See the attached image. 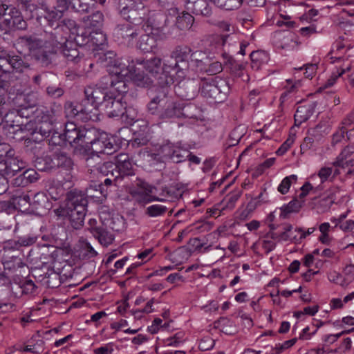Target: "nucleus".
<instances>
[{"instance_id": "nucleus-1", "label": "nucleus", "mask_w": 354, "mask_h": 354, "mask_svg": "<svg viewBox=\"0 0 354 354\" xmlns=\"http://www.w3.org/2000/svg\"><path fill=\"white\" fill-rule=\"evenodd\" d=\"M115 57L113 52H108L100 58L107 71L119 78L131 80L138 86H147L151 83V79L144 73L142 69H145L152 76L158 75L160 69H162V60L158 57L147 60H133L127 65L121 60L115 59Z\"/></svg>"}, {"instance_id": "nucleus-2", "label": "nucleus", "mask_w": 354, "mask_h": 354, "mask_svg": "<svg viewBox=\"0 0 354 354\" xmlns=\"http://www.w3.org/2000/svg\"><path fill=\"white\" fill-rule=\"evenodd\" d=\"M7 136L16 140L39 142L48 137L53 130V122L48 115L37 116L35 121L30 120L25 124H4Z\"/></svg>"}, {"instance_id": "nucleus-3", "label": "nucleus", "mask_w": 354, "mask_h": 354, "mask_svg": "<svg viewBox=\"0 0 354 354\" xmlns=\"http://www.w3.org/2000/svg\"><path fill=\"white\" fill-rule=\"evenodd\" d=\"M192 55V50L188 46H177L170 57L164 60L159 83L167 85H171L174 82L180 83L187 75L188 62Z\"/></svg>"}, {"instance_id": "nucleus-4", "label": "nucleus", "mask_w": 354, "mask_h": 354, "mask_svg": "<svg viewBox=\"0 0 354 354\" xmlns=\"http://www.w3.org/2000/svg\"><path fill=\"white\" fill-rule=\"evenodd\" d=\"M126 81L127 80L124 78L109 81L110 94L103 106L110 118L122 116L129 111L126 110V103L123 102V94L127 92ZM127 116L128 117V114Z\"/></svg>"}, {"instance_id": "nucleus-5", "label": "nucleus", "mask_w": 354, "mask_h": 354, "mask_svg": "<svg viewBox=\"0 0 354 354\" xmlns=\"http://www.w3.org/2000/svg\"><path fill=\"white\" fill-rule=\"evenodd\" d=\"M86 205L87 200L82 192L72 189L68 192V220L75 230L83 226Z\"/></svg>"}, {"instance_id": "nucleus-6", "label": "nucleus", "mask_w": 354, "mask_h": 354, "mask_svg": "<svg viewBox=\"0 0 354 354\" xmlns=\"http://www.w3.org/2000/svg\"><path fill=\"white\" fill-rule=\"evenodd\" d=\"M229 89L227 82L218 77L202 79L200 84L201 95L216 103L222 102L226 99Z\"/></svg>"}, {"instance_id": "nucleus-7", "label": "nucleus", "mask_w": 354, "mask_h": 354, "mask_svg": "<svg viewBox=\"0 0 354 354\" xmlns=\"http://www.w3.org/2000/svg\"><path fill=\"white\" fill-rule=\"evenodd\" d=\"M139 24H142V29L149 32L158 39H162L165 36L163 29L165 26L166 16L161 12L150 10L147 8V12L142 15Z\"/></svg>"}, {"instance_id": "nucleus-8", "label": "nucleus", "mask_w": 354, "mask_h": 354, "mask_svg": "<svg viewBox=\"0 0 354 354\" xmlns=\"http://www.w3.org/2000/svg\"><path fill=\"white\" fill-rule=\"evenodd\" d=\"M110 77H104L100 85L89 86L84 89V94L86 100L91 102L94 109H97L99 106H103L109 95V85L110 80L115 79L119 80V77L115 75L110 73Z\"/></svg>"}, {"instance_id": "nucleus-9", "label": "nucleus", "mask_w": 354, "mask_h": 354, "mask_svg": "<svg viewBox=\"0 0 354 354\" xmlns=\"http://www.w3.org/2000/svg\"><path fill=\"white\" fill-rule=\"evenodd\" d=\"M94 135V130H87L68 122V142L74 148L75 153H84L86 144L90 142L91 137Z\"/></svg>"}, {"instance_id": "nucleus-10", "label": "nucleus", "mask_w": 354, "mask_h": 354, "mask_svg": "<svg viewBox=\"0 0 354 354\" xmlns=\"http://www.w3.org/2000/svg\"><path fill=\"white\" fill-rule=\"evenodd\" d=\"M116 8L124 18L136 24H140L142 15L147 12L143 2L136 0H117Z\"/></svg>"}, {"instance_id": "nucleus-11", "label": "nucleus", "mask_w": 354, "mask_h": 354, "mask_svg": "<svg viewBox=\"0 0 354 354\" xmlns=\"http://www.w3.org/2000/svg\"><path fill=\"white\" fill-rule=\"evenodd\" d=\"M116 146L114 143V138L105 132L99 133V136L93 139L90 138V142L86 144L84 153L87 150H91L92 155L106 153L111 154L115 151Z\"/></svg>"}, {"instance_id": "nucleus-12", "label": "nucleus", "mask_w": 354, "mask_h": 354, "mask_svg": "<svg viewBox=\"0 0 354 354\" xmlns=\"http://www.w3.org/2000/svg\"><path fill=\"white\" fill-rule=\"evenodd\" d=\"M25 167L26 163L15 156V151L10 152V155L0 161V172L6 178L14 176Z\"/></svg>"}, {"instance_id": "nucleus-13", "label": "nucleus", "mask_w": 354, "mask_h": 354, "mask_svg": "<svg viewBox=\"0 0 354 354\" xmlns=\"http://www.w3.org/2000/svg\"><path fill=\"white\" fill-rule=\"evenodd\" d=\"M272 42L276 47L286 50H294L299 45L297 35L290 31L275 32L272 37Z\"/></svg>"}, {"instance_id": "nucleus-14", "label": "nucleus", "mask_w": 354, "mask_h": 354, "mask_svg": "<svg viewBox=\"0 0 354 354\" xmlns=\"http://www.w3.org/2000/svg\"><path fill=\"white\" fill-rule=\"evenodd\" d=\"M14 209H18L24 212L32 213L30 196L27 194H23L20 196H14L10 201H0L1 211L10 212Z\"/></svg>"}, {"instance_id": "nucleus-15", "label": "nucleus", "mask_w": 354, "mask_h": 354, "mask_svg": "<svg viewBox=\"0 0 354 354\" xmlns=\"http://www.w3.org/2000/svg\"><path fill=\"white\" fill-rule=\"evenodd\" d=\"M158 84L162 87V90L158 91L157 93L151 97L147 104V109L149 113L160 118L169 96L167 95V88H165V86H167L168 85L161 84L159 82Z\"/></svg>"}, {"instance_id": "nucleus-16", "label": "nucleus", "mask_w": 354, "mask_h": 354, "mask_svg": "<svg viewBox=\"0 0 354 354\" xmlns=\"http://www.w3.org/2000/svg\"><path fill=\"white\" fill-rule=\"evenodd\" d=\"M68 42L74 43L77 46H84L88 44V31L82 25L77 26L74 21H68Z\"/></svg>"}, {"instance_id": "nucleus-17", "label": "nucleus", "mask_w": 354, "mask_h": 354, "mask_svg": "<svg viewBox=\"0 0 354 354\" xmlns=\"http://www.w3.org/2000/svg\"><path fill=\"white\" fill-rule=\"evenodd\" d=\"M30 41L31 44L28 50L43 64H48L50 55L53 53V51L47 49L48 48V44L32 37H30Z\"/></svg>"}, {"instance_id": "nucleus-18", "label": "nucleus", "mask_w": 354, "mask_h": 354, "mask_svg": "<svg viewBox=\"0 0 354 354\" xmlns=\"http://www.w3.org/2000/svg\"><path fill=\"white\" fill-rule=\"evenodd\" d=\"M115 178L120 176H132L134 174V166L127 153H120L115 158Z\"/></svg>"}, {"instance_id": "nucleus-19", "label": "nucleus", "mask_w": 354, "mask_h": 354, "mask_svg": "<svg viewBox=\"0 0 354 354\" xmlns=\"http://www.w3.org/2000/svg\"><path fill=\"white\" fill-rule=\"evenodd\" d=\"M66 4V0H59V4L57 7L54 10L48 12L45 17L50 26H55V28H57L62 25L65 24L66 18L64 17V13Z\"/></svg>"}, {"instance_id": "nucleus-20", "label": "nucleus", "mask_w": 354, "mask_h": 354, "mask_svg": "<svg viewBox=\"0 0 354 354\" xmlns=\"http://www.w3.org/2000/svg\"><path fill=\"white\" fill-rule=\"evenodd\" d=\"M183 108L178 102L169 97L159 119L167 120L180 118L183 115Z\"/></svg>"}, {"instance_id": "nucleus-21", "label": "nucleus", "mask_w": 354, "mask_h": 354, "mask_svg": "<svg viewBox=\"0 0 354 354\" xmlns=\"http://www.w3.org/2000/svg\"><path fill=\"white\" fill-rule=\"evenodd\" d=\"M33 106H25L21 107L19 109H17L15 112H11L6 115V121L3 122V129H4L6 133L7 134V132L4 128V124L8 122V124H24L23 122L19 123V118H28L34 112L33 111Z\"/></svg>"}, {"instance_id": "nucleus-22", "label": "nucleus", "mask_w": 354, "mask_h": 354, "mask_svg": "<svg viewBox=\"0 0 354 354\" xmlns=\"http://www.w3.org/2000/svg\"><path fill=\"white\" fill-rule=\"evenodd\" d=\"M104 21V16L100 11L84 17L82 19V25L90 32L92 30L102 29Z\"/></svg>"}, {"instance_id": "nucleus-23", "label": "nucleus", "mask_w": 354, "mask_h": 354, "mask_svg": "<svg viewBox=\"0 0 354 354\" xmlns=\"http://www.w3.org/2000/svg\"><path fill=\"white\" fill-rule=\"evenodd\" d=\"M209 1L210 0H187L188 8L192 10L195 15L208 17L212 12Z\"/></svg>"}, {"instance_id": "nucleus-24", "label": "nucleus", "mask_w": 354, "mask_h": 354, "mask_svg": "<svg viewBox=\"0 0 354 354\" xmlns=\"http://www.w3.org/2000/svg\"><path fill=\"white\" fill-rule=\"evenodd\" d=\"M88 44L93 47V49H102L107 44L106 35L102 30H95L88 32Z\"/></svg>"}, {"instance_id": "nucleus-25", "label": "nucleus", "mask_w": 354, "mask_h": 354, "mask_svg": "<svg viewBox=\"0 0 354 354\" xmlns=\"http://www.w3.org/2000/svg\"><path fill=\"white\" fill-rule=\"evenodd\" d=\"M350 49L351 48L346 44L344 39L339 38L336 40L330 51V54L332 55L330 59H333V62H339L342 59H344V55L346 54Z\"/></svg>"}, {"instance_id": "nucleus-26", "label": "nucleus", "mask_w": 354, "mask_h": 354, "mask_svg": "<svg viewBox=\"0 0 354 354\" xmlns=\"http://www.w3.org/2000/svg\"><path fill=\"white\" fill-rule=\"evenodd\" d=\"M143 191H140L136 193V201L139 204L143 205L151 203L153 201H163L164 199L160 198L157 196H152L153 187L143 183Z\"/></svg>"}, {"instance_id": "nucleus-27", "label": "nucleus", "mask_w": 354, "mask_h": 354, "mask_svg": "<svg viewBox=\"0 0 354 354\" xmlns=\"http://www.w3.org/2000/svg\"><path fill=\"white\" fill-rule=\"evenodd\" d=\"M315 105L313 104H308L299 106L295 113V124L299 126L306 122L313 113Z\"/></svg>"}, {"instance_id": "nucleus-28", "label": "nucleus", "mask_w": 354, "mask_h": 354, "mask_svg": "<svg viewBox=\"0 0 354 354\" xmlns=\"http://www.w3.org/2000/svg\"><path fill=\"white\" fill-rule=\"evenodd\" d=\"M138 47L144 53H151L156 49V39L149 33L142 35L138 43Z\"/></svg>"}, {"instance_id": "nucleus-29", "label": "nucleus", "mask_w": 354, "mask_h": 354, "mask_svg": "<svg viewBox=\"0 0 354 354\" xmlns=\"http://www.w3.org/2000/svg\"><path fill=\"white\" fill-rule=\"evenodd\" d=\"M283 232L279 235L281 240L287 241H290L295 243H299L301 241L300 236H298L299 232H301V228L294 229L292 225L287 224L284 226Z\"/></svg>"}, {"instance_id": "nucleus-30", "label": "nucleus", "mask_w": 354, "mask_h": 354, "mask_svg": "<svg viewBox=\"0 0 354 354\" xmlns=\"http://www.w3.org/2000/svg\"><path fill=\"white\" fill-rule=\"evenodd\" d=\"M354 153L352 146H347L342 149L341 153L337 156L335 160L332 163L334 167L346 168L349 167V160L348 158Z\"/></svg>"}, {"instance_id": "nucleus-31", "label": "nucleus", "mask_w": 354, "mask_h": 354, "mask_svg": "<svg viewBox=\"0 0 354 354\" xmlns=\"http://www.w3.org/2000/svg\"><path fill=\"white\" fill-rule=\"evenodd\" d=\"M94 0H68V9L77 12H88L94 4Z\"/></svg>"}, {"instance_id": "nucleus-32", "label": "nucleus", "mask_w": 354, "mask_h": 354, "mask_svg": "<svg viewBox=\"0 0 354 354\" xmlns=\"http://www.w3.org/2000/svg\"><path fill=\"white\" fill-rule=\"evenodd\" d=\"M91 233L96 239H98L100 244L104 246H108L111 244L114 239V236L112 233L102 228H92Z\"/></svg>"}, {"instance_id": "nucleus-33", "label": "nucleus", "mask_w": 354, "mask_h": 354, "mask_svg": "<svg viewBox=\"0 0 354 354\" xmlns=\"http://www.w3.org/2000/svg\"><path fill=\"white\" fill-rule=\"evenodd\" d=\"M194 21V18L188 12H183L176 19V25L180 29L190 28Z\"/></svg>"}, {"instance_id": "nucleus-34", "label": "nucleus", "mask_w": 354, "mask_h": 354, "mask_svg": "<svg viewBox=\"0 0 354 354\" xmlns=\"http://www.w3.org/2000/svg\"><path fill=\"white\" fill-rule=\"evenodd\" d=\"M39 179L38 173L34 169H27L20 176L16 178L17 181H20L19 184L26 185L32 183Z\"/></svg>"}, {"instance_id": "nucleus-35", "label": "nucleus", "mask_w": 354, "mask_h": 354, "mask_svg": "<svg viewBox=\"0 0 354 354\" xmlns=\"http://www.w3.org/2000/svg\"><path fill=\"white\" fill-rule=\"evenodd\" d=\"M118 34L128 42L132 41V39L138 35L136 30L130 25H122L119 26L118 29Z\"/></svg>"}, {"instance_id": "nucleus-36", "label": "nucleus", "mask_w": 354, "mask_h": 354, "mask_svg": "<svg viewBox=\"0 0 354 354\" xmlns=\"http://www.w3.org/2000/svg\"><path fill=\"white\" fill-rule=\"evenodd\" d=\"M97 171L102 174L104 176H111V177H114V180H117L118 178H115V163H113L112 162H106L101 165H99L97 168Z\"/></svg>"}, {"instance_id": "nucleus-37", "label": "nucleus", "mask_w": 354, "mask_h": 354, "mask_svg": "<svg viewBox=\"0 0 354 354\" xmlns=\"http://www.w3.org/2000/svg\"><path fill=\"white\" fill-rule=\"evenodd\" d=\"M167 211V207L160 204L149 205L146 208L145 214L149 217H159L163 216Z\"/></svg>"}, {"instance_id": "nucleus-38", "label": "nucleus", "mask_w": 354, "mask_h": 354, "mask_svg": "<svg viewBox=\"0 0 354 354\" xmlns=\"http://www.w3.org/2000/svg\"><path fill=\"white\" fill-rule=\"evenodd\" d=\"M173 149L174 153L172 156V161L174 162H181L189 156V151L185 148L182 147L179 145L174 144Z\"/></svg>"}, {"instance_id": "nucleus-39", "label": "nucleus", "mask_w": 354, "mask_h": 354, "mask_svg": "<svg viewBox=\"0 0 354 354\" xmlns=\"http://www.w3.org/2000/svg\"><path fill=\"white\" fill-rule=\"evenodd\" d=\"M3 264L6 270H17L24 267L25 263L18 257H12L10 259H3Z\"/></svg>"}, {"instance_id": "nucleus-40", "label": "nucleus", "mask_w": 354, "mask_h": 354, "mask_svg": "<svg viewBox=\"0 0 354 354\" xmlns=\"http://www.w3.org/2000/svg\"><path fill=\"white\" fill-rule=\"evenodd\" d=\"M250 58L252 68L258 70L261 64L266 62L267 55L262 51H255L251 53Z\"/></svg>"}, {"instance_id": "nucleus-41", "label": "nucleus", "mask_w": 354, "mask_h": 354, "mask_svg": "<svg viewBox=\"0 0 354 354\" xmlns=\"http://www.w3.org/2000/svg\"><path fill=\"white\" fill-rule=\"evenodd\" d=\"M330 229L331 226L328 222L322 223L319 225V230L321 233L319 240L322 243L328 245L331 242L332 239L329 236Z\"/></svg>"}, {"instance_id": "nucleus-42", "label": "nucleus", "mask_w": 354, "mask_h": 354, "mask_svg": "<svg viewBox=\"0 0 354 354\" xmlns=\"http://www.w3.org/2000/svg\"><path fill=\"white\" fill-rule=\"evenodd\" d=\"M297 176L295 174L285 177L279 185L277 190L281 194H286L288 192L292 183H296Z\"/></svg>"}, {"instance_id": "nucleus-43", "label": "nucleus", "mask_w": 354, "mask_h": 354, "mask_svg": "<svg viewBox=\"0 0 354 354\" xmlns=\"http://www.w3.org/2000/svg\"><path fill=\"white\" fill-rule=\"evenodd\" d=\"M303 201L298 199L297 197L292 199L287 205L281 207V209L284 214H290L292 212H298L303 205Z\"/></svg>"}, {"instance_id": "nucleus-44", "label": "nucleus", "mask_w": 354, "mask_h": 354, "mask_svg": "<svg viewBox=\"0 0 354 354\" xmlns=\"http://www.w3.org/2000/svg\"><path fill=\"white\" fill-rule=\"evenodd\" d=\"M344 286L347 287L349 284L354 281V264L350 263L346 265L342 274Z\"/></svg>"}, {"instance_id": "nucleus-45", "label": "nucleus", "mask_w": 354, "mask_h": 354, "mask_svg": "<svg viewBox=\"0 0 354 354\" xmlns=\"http://www.w3.org/2000/svg\"><path fill=\"white\" fill-rule=\"evenodd\" d=\"M9 68L17 72L23 71L24 68H26L28 66L25 65L24 61L19 56H8Z\"/></svg>"}, {"instance_id": "nucleus-46", "label": "nucleus", "mask_w": 354, "mask_h": 354, "mask_svg": "<svg viewBox=\"0 0 354 354\" xmlns=\"http://www.w3.org/2000/svg\"><path fill=\"white\" fill-rule=\"evenodd\" d=\"M47 201V198L44 193L37 192L34 195L32 201H30V207L32 212L42 207Z\"/></svg>"}, {"instance_id": "nucleus-47", "label": "nucleus", "mask_w": 354, "mask_h": 354, "mask_svg": "<svg viewBox=\"0 0 354 354\" xmlns=\"http://www.w3.org/2000/svg\"><path fill=\"white\" fill-rule=\"evenodd\" d=\"M174 144L171 142H166L163 144L159 149V154L165 159L172 161V156L174 153Z\"/></svg>"}, {"instance_id": "nucleus-48", "label": "nucleus", "mask_w": 354, "mask_h": 354, "mask_svg": "<svg viewBox=\"0 0 354 354\" xmlns=\"http://www.w3.org/2000/svg\"><path fill=\"white\" fill-rule=\"evenodd\" d=\"M66 125H65L64 132L62 133H59L58 132H55L53 134L50 142L52 145H65L66 142Z\"/></svg>"}, {"instance_id": "nucleus-49", "label": "nucleus", "mask_w": 354, "mask_h": 354, "mask_svg": "<svg viewBox=\"0 0 354 354\" xmlns=\"http://www.w3.org/2000/svg\"><path fill=\"white\" fill-rule=\"evenodd\" d=\"M328 280L337 285L345 288L342 274L335 270H333L328 274Z\"/></svg>"}, {"instance_id": "nucleus-50", "label": "nucleus", "mask_w": 354, "mask_h": 354, "mask_svg": "<svg viewBox=\"0 0 354 354\" xmlns=\"http://www.w3.org/2000/svg\"><path fill=\"white\" fill-rule=\"evenodd\" d=\"M17 241L18 244L21 248V247H28L33 245L37 241V237L34 236L26 235L19 237Z\"/></svg>"}, {"instance_id": "nucleus-51", "label": "nucleus", "mask_w": 354, "mask_h": 354, "mask_svg": "<svg viewBox=\"0 0 354 354\" xmlns=\"http://www.w3.org/2000/svg\"><path fill=\"white\" fill-rule=\"evenodd\" d=\"M154 303H155L154 298H151V299H149L147 301L145 306L142 309L134 311L133 315L136 317H139L140 313L149 314V313H152L153 311V306Z\"/></svg>"}, {"instance_id": "nucleus-52", "label": "nucleus", "mask_w": 354, "mask_h": 354, "mask_svg": "<svg viewBox=\"0 0 354 354\" xmlns=\"http://www.w3.org/2000/svg\"><path fill=\"white\" fill-rule=\"evenodd\" d=\"M21 14V12L15 7L12 6V8H10V11L8 13V17L5 18L6 25L8 27H11L12 21H14Z\"/></svg>"}, {"instance_id": "nucleus-53", "label": "nucleus", "mask_w": 354, "mask_h": 354, "mask_svg": "<svg viewBox=\"0 0 354 354\" xmlns=\"http://www.w3.org/2000/svg\"><path fill=\"white\" fill-rule=\"evenodd\" d=\"M223 71V66L219 62L211 63L206 69L207 73L210 75H214L221 73Z\"/></svg>"}, {"instance_id": "nucleus-54", "label": "nucleus", "mask_w": 354, "mask_h": 354, "mask_svg": "<svg viewBox=\"0 0 354 354\" xmlns=\"http://www.w3.org/2000/svg\"><path fill=\"white\" fill-rule=\"evenodd\" d=\"M333 173V169L328 167H322L317 174V176L320 178L321 183L326 182Z\"/></svg>"}, {"instance_id": "nucleus-55", "label": "nucleus", "mask_w": 354, "mask_h": 354, "mask_svg": "<svg viewBox=\"0 0 354 354\" xmlns=\"http://www.w3.org/2000/svg\"><path fill=\"white\" fill-rule=\"evenodd\" d=\"M346 129L344 127H341L333 135L332 144L333 145L339 143L344 138V133Z\"/></svg>"}, {"instance_id": "nucleus-56", "label": "nucleus", "mask_w": 354, "mask_h": 354, "mask_svg": "<svg viewBox=\"0 0 354 354\" xmlns=\"http://www.w3.org/2000/svg\"><path fill=\"white\" fill-rule=\"evenodd\" d=\"M11 27L16 28L19 30H24L26 28L27 23L24 19L21 14L18 17L15 18L14 21H12Z\"/></svg>"}, {"instance_id": "nucleus-57", "label": "nucleus", "mask_w": 354, "mask_h": 354, "mask_svg": "<svg viewBox=\"0 0 354 354\" xmlns=\"http://www.w3.org/2000/svg\"><path fill=\"white\" fill-rule=\"evenodd\" d=\"M349 69V65H347L345 68H341L340 70L338 69L336 73H333L330 79H328L327 85L333 86L335 84L336 80Z\"/></svg>"}, {"instance_id": "nucleus-58", "label": "nucleus", "mask_w": 354, "mask_h": 354, "mask_svg": "<svg viewBox=\"0 0 354 354\" xmlns=\"http://www.w3.org/2000/svg\"><path fill=\"white\" fill-rule=\"evenodd\" d=\"M233 322L228 318L222 317L218 320V326L222 328V330L225 333H231L232 331L227 328V326H232Z\"/></svg>"}, {"instance_id": "nucleus-59", "label": "nucleus", "mask_w": 354, "mask_h": 354, "mask_svg": "<svg viewBox=\"0 0 354 354\" xmlns=\"http://www.w3.org/2000/svg\"><path fill=\"white\" fill-rule=\"evenodd\" d=\"M313 189V186L309 183H306L301 187V192L298 196L297 197L300 201H303V203L305 202V198L308 194L310 190Z\"/></svg>"}, {"instance_id": "nucleus-60", "label": "nucleus", "mask_w": 354, "mask_h": 354, "mask_svg": "<svg viewBox=\"0 0 354 354\" xmlns=\"http://www.w3.org/2000/svg\"><path fill=\"white\" fill-rule=\"evenodd\" d=\"M3 249L4 251L18 250L20 249V247L17 240H9L4 243Z\"/></svg>"}, {"instance_id": "nucleus-61", "label": "nucleus", "mask_w": 354, "mask_h": 354, "mask_svg": "<svg viewBox=\"0 0 354 354\" xmlns=\"http://www.w3.org/2000/svg\"><path fill=\"white\" fill-rule=\"evenodd\" d=\"M54 213L57 220H60L64 222L66 216V205L60 206L58 208L55 209Z\"/></svg>"}, {"instance_id": "nucleus-62", "label": "nucleus", "mask_w": 354, "mask_h": 354, "mask_svg": "<svg viewBox=\"0 0 354 354\" xmlns=\"http://www.w3.org/2000/svg\"><path fill=\"white\" fill-rule=\"evenodd\" d=\"M214 346V341L210 338L201 339L199 342L198 347L202 351H207Z\"/></svg>"}, {"instance_id": "nucleus-63", "label": "nucleus", "mask_w": 354, "mask_h": 354, "mask_svg": "<svg viewBox=\"0 0 354 354\" xmlns=\"http://www.w3.org/2000/svg\"><path fill=\"white\" fill-rule=\"evenodd\" d=\"M113 351V346L110 344L97 348L94 350L95 354H111Z\"/></svg>"}, {"instance_id": "nucleus-64", "label": "nucleus", "mask_w": 354, "mask_h": 354, "mask_svg": "<svg viewBox=\"0 0 354 354\" xmlns=\"http://www.w3.org/2000/svg\"><path fill=\"white\" fill-rule=\"evenodd\" d=\"M317 66L316 64H307L305 66L304 75L306 78L311 79L316 73Z\"/></svg>"}]
</instances>
